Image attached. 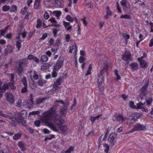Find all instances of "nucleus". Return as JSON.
<instances>
[{"mask_svg":"<svg viewBox=\"0 0 153 153\" xmlns=\"http://www.w3.org/2000/svg\"><path fill=\"white\" fill-rule=\"evenodd\" d=\"M57 107L56 105H54L45 112L42 119L53 131L58 132L59 128L61 131L65 132L68 130V128L66 126L62 125L64 120L59 117V114L56 110Z\"/></svg>","mask_w":153,"mask_h":153,"instance_id":"obj_1","label":"nucleus"},{"mask_svg":"<svg viewBox=\"0 0 153 153\" xmlns=\"http://www.w3.org/2000/svg\"><path fill=\"white\" fill-rule=\"evenodd\" d=\"M146 128V127L140 123L136 124L133 129L129 132L132 133L135 131H141L145 130Z\"/></svg>","mask_w":153,"mask_h":153,"instance_id":"obj_2","label":"nucleus"},{"mask_svg":"<svg viewBox=\"0 0 153 153\" xmlns=\"http://www.w3.org/2000/svg\"><path fill=\"white\" fill-rule=\"evenodd\" d=\"M121 5L123 7V10L127 12L128 9L130 8V5L127 0H122L120 2Z\"/></svg>","mask_w":153,"mask_h":153,"instance_id":"obj_3","label":"nucleus"},{"mask_svg":"<svg viewBox=\"0 0 153 153\" xmlns=\"http://www.w3.org/2000/svg\"><path fill=\"white\" fill-rule=\"evenodd\" d=\"M122 59L126 61L127 63L128 64L129 62L131 61L130 52L128 51H126L124 54L123 56Z\"/></svg>","mask_w":153,"mask_h":153,"instance_id":"obj_4","label":"nucleus"},{"mask_svg":"<svg viewBox=\"0 0 153 153\" xmlns=\"http://www.w3.org/2000/svg\"><path fill=\"white\" fill-rule=\"evenodd\" d=\"M2 84V82L0 81V97L2 96V93L5 92L6 90L9 88L8 83H5L2 86H1Z\"/></svg>","mask_w":153,"mask_h":153,"instance_id":"obj_5","label":"nucleus"},{"mask_svg":"<svg viewBox=\"0 0 153 153\" xmlns=\"http://www.w3.org/2000/svg\"><path fill=\"white\" fill-rule=\"evenodd\" d=\"M5 96L7 101L11 104H13L14 103V99L11 93L7 92L5 93Z\"/></svg>","mask_w":153,"mask_h":153,"instance_id":"obj_6","label":"nucleus"},{"mask_svg":"<svg viewBox=\"0 0 153 153\" xmlns=\"http://www.w3.org/2000/svg\"><path fill=\"white\" fill-rule=\"evenodd\" d=\"M149 84V81H147L146 82H145V83L144 85L139 90L140 93L141 95H142L144 96H145L146 95L147 93V89L148 88V86Z\"/></svg>","mask_w":153,"mask_h":153,"instance_id":"obj_7","label":"nucleus"},{"mask_svg":"<svg viewBox=\"0 0 153 153\" xmlns=\"http://www.w3.org/2000/svg\"><path fill=\"white\" fill-rule=\"evenodd\" d=\"M68 104H67L64 105V106L60 109V115L62 117H65L67 113V110L68 109Z\"/></svg>","mask_w":153,"mask_h":153,"instance_id":"obj_8","label":"nucleus"},{"mask_svg":"<svg viewBox=\"0 0 153 153\" xmlns=\"http://www.w3.org/2000/svg\"><path fill=\"white\" fill-rule=\"evenodd\" d=\"M14 51L13 48L11 45H8L4 50V55L7 56L8 54L12 53Z\"/></svg>","mask_w":153,"mask_h":153,"instance_id":"obj_9","label":"nucleus"},{"mask_svg":"<svg viewBox=\"0 0 153 153\" xmlns=\"http://www.w3.org/2000/svg\"><path fill=\"white\" fill-rule=\"evenodd\" d=\"M109 67V63L107 62H104L103 68L101 70L100 72L98 74H100L101 75H103L105 72H107Z\"/></svg>","mask_w":153,"mask_h":153,"instance_id":"obj_10","label":"nucleus"},{"mask_svg":"<svg viewBox=\"0 0 153 153\" xmlns=\"http://www.w3.org/2000/svg\"><path fill=\"white\" fill-rule=\"evenodd\" d=\"M63 64V61L59 59H58L57 61L56 64L54 65V68L56 70H58L62 67Z\"/></svg>","mask_w":153,"mask_h":153,"instance_id":"obj_11","label":"nucleus"},{"mask_svg":"<svg viewBox=\"0 0 153 153\" xmlns=\"http://www.w3.org/2000/svg\"><path fill=\"white\" fill-rule=\"evenodd\" d=\"M145 103H139L137 104V108L141 109L143 111L146 112L148 111V109L146 108V107L144 106Z\"/></svg>","mask_w":153,"mask_h":153,"instance_id":"obj_12","label":"nucleus"},{"mask_svg":"<svg viewBox=\"0 0 153 153\" xmlns=\"http://www.w3.org/2000/svg\"><path fill=\"white\" fill-rule=\"evenodd\" d=\"M115 134L114 133L111 134L108 137V141L111 143L112 145H114V144L115 142L114 137Z\"/></svg>","mask_w":153,"mask_h":153,"instance_id":"obj_13","label":"nucleus"},{"mask_svg":"<svg viewBox=\"0 0 153 153\" xmlns=\"http://www.w3.org/2000/svg\"><path fill=\"white\" fill-rule=\"evenodd\" d=\"M70 48L69 52L71 53H72L74 49H75V55H76L77 50V47L76 45V44L75 43H74L73 45H72L70 46Z\"/></svg>","mask_w":153,"mask_h":153,"instance_id":"obj_14","label":"nucleus"},{"mask_svg":"<svg viewBox=\"0 0 153 153\" xmlns=\"http://www.w3.org/2000/svg\"><path fill=\"white\" fill-rule=\"evenodd\" d=\"M28 58H25L21 60L19 62V64L23 67L28 64Z\"/></svg>","mask_w":153,"mask_h":153,"instance_id":"obj_15","label":"nucleus"},{"mask_svg":"<svg viewBox=\"0 0 153 153\" xmlns=\"http://www.w3.org/2000/svg\"><path fill=\"white\" fill-rule=\"evenodd\" d=\"M27 112L25 110H23L19 112V115L21 116V120L22 119H25L27 117Z\"/></svg>","mask_w":153,"mask_h":153,"instance_id":"obj_16","label":"nucleus"},{"mask_svg":"<svg viewBox=\"0 0 153 153\" xmlns=\"http://www.w3.org/2000/svg\"><path fill=\"white\" fill-rule=\"evenodd\" d=\"M27 105L26 107L28 108H30L33 106L34 103L33 101L32 100H28L26 102Z\"/></svg>","mask_w":153,"mask_h":153,"instance_id":"obj_17","label":"nucleus"},{"mask_svg":"<svg viewBox=\"0 0 153 153\" xmlns=\"http://www.w3.org/2000/svg\"><path fill=\"white\" fill-rule=\"evenodd\" d=\"M114 117L116 119L115 120L117 121H122L123 122L125 120L124 118L122 115H114Z\"/></svg>","mask_w":153,"mask_h":153,"instance_id":"obj_18","label":"nucleus"},{"mask_svg":"<svg viewBox=\"0 0 153 153\" xmlns=\"http://www.w3.org/2000/svg\"><path fill=\"white\" fill-rule=\"evenodd\" d=\"M63 22L65 27L66 28V30H71L72 29V26L71 25L70 23L65 21H63Z\"/></svg>","mask_w":153,"mask_h":153,"instance_id":"obj_19","label":"nucleus"},{"mask_svg":"<svg viewBox=\"0 0 153 153\" xmlns=\"http://www.w3.org/2000/svg\"><path fill=\"white\" fill-rule=\"evenodd\" d=\"M97 83H103L104 81V78L103 75H100V74H98Z\"/></svg>","mask_w":153,"mask_h":153,"instance_id":"obj_20","label":"nucleus"},{"mask_svg":"<svg viewBox=\"0 0 153 153\" xmlns=\"http://www.w3.org/2000/svg\"><path fill=\"white\" fill-rule=\"evenodd\" d=\"M106 9V14L104 16V18L105 19H107L109 16H111L112 13L111 11L109 10L108 6H107Z\"/></svg>","mask_w":153,"mask_h":153,"instance_id":"obj_21","label":"nucleus"},{"mask_svg":"<svg viewBox=\"0 0 153 153\" xmlns=\"http://www.w3.org/2000/svg\"><path fill=\"white\" fill-rule=\"evenodd\" d=\"M0 115H1L4 117L8 118L12 120H13L14 119V117L11 115L10 114H4L2 112H0Z\"/></svg>","mask_w":153,"mask_h":153,"instance_id":"obj_22","label":"nucleus"},{"mask_svg":"<svg viewBox=\"0 0 153 153\" xmlns=\"http://www.w3.org/2000/svg\"><path fill=\"white\" fill-rule=\"evenodd\" d=\"M27 58L30 60H33L37 63H38L39 62V59L32 55H29Z\"/></svg>","mask_w":153,"mask_h":153,"instance_id":"obj_23","label":"nucleus"},{"mask_svg":"<svg viewBox=\"0 0 153 153\" xmlns=\"http://www.w3.org/2000/svg\"><path fill=\"white\" fill-rule=\"evenodd\" d=\"M146 102L148 107L151 105L153 99L152 97H150L146 99Z\"/></svg>","mask_w":153,"mask_h":153,"instance_id":"obj_24","label":"nucleus"},{"mask_svg":"<svg viewBox=\"0 0 153 153\" xmlns=\"http://www.w3.org/2000/svg\"><path fill=\"white\" fill-rule=\"evenodd\" d=\"M23 66L19 64V65L16 70V72L19 75H20L23 72Z\"/></svg>","mask_w":153,"mask_h":153,"instance_id":"obj_25","label":"nucleus"},{"mask_svg":"<svg viewBox=\"0 0 153 153\" xmlns=\"http://www.w3.org/2000/svg\"><path fill=\"white\" fill-rule=\"evenodd\" d=\"M18 146L21 148L22 151H24L26 150L25 147V145L23 142H19L18 143Z\"/></svg>","mask_w":153,"mask_h":153,"instance_id":"obj_26","label":"nucleus"},{"mask_svg":"<svg viewBox=\"0 0 153 153\" xmlns=\"http://www.w3.org/2000/svg\"><path fill=\"white\" fill-rule=\"evenodd\" d=\"M130 66L133 70H135L138 68V65L137 63H132L131 64Z\"/></svg>","mask_w":153,"mask_h":153,"instance_id":"obj_27","label":"nucleus"},{"mask_svg":"<svg viewBox=\"0 0 153 153\" xmlns=\"http://www.w3.org/2000/svg\"><path fill=\"white\" fill-rule=\"evenodd\" d=\"M48 58L46 55H42L41 58V61L43 64L46 63L48 61Z\"/></svg>","mask_w":153,"mask_h":153,"instance_id":"obj_28","label":"nucleus"},{"mask_svg":"<svg viewBox=\"0 0 153 153\" xmlns=\"http://www.w3.org/2000/svg\"><path fill=\"white\" fill-rule=\"evenodd\" d=\"M140 64L141 67L142 68H146L148 66L147 63L144 60L142 61L141 63H140Z\"/></svg>","mask_w":153,"mask_h":153,"instance_id":"obj_29","label":"nucleus"},{"mask_svg":"<svg viewBox=\"0 0 153 153\" xmlns=\"http://www.w3.org/2000/svg\"><path fill=\"white\" fill-rule=\"evenodd\" d=\"M21 42L22 41L20 40H17L16 42V45L18 48V51L20 50V49L21 47Z\"/></svg>","mask_w":153,"mask_h":153,"instance_id":"obj_30","label":"nucleus"},{"mask_svg":"<svg viewBox=\"0 0 153 153\" xmlns=\"http://www.w3.org/2000/svg\"><path fill=\"white\" fill-rule=\"evenodd\" d=\"M21 135L22 134L21 133H18L13 137V138L14 140H16L21 137Z\"/></svg>","mask_w":153,"mask_h":153,"instance_id":"obj_31","label":"nucleus"},{"mask_svg":"<svg viewBox=\"0 0 153 153\" xmlns=\"http://www.w3.org/2000/svg\"><path fill=\"white\" fill-rule=\"evenodd\" d=\"M62 80L63 78L62 77H60V78H58L55 82H56V83L59 85L62 82Z\"/></svg>","mask_w":153,"mask_h":153,"instance_id":"obj_32","label":"nucleus"},{"mask_svg":"<svg viewBox=\"0 0 153 153\" xmlns=\"http://www.w3.org/2000/svg\"><path fill=\"white\" fill-rule=\"evenodd\" d=\"M10 8V7L9 6L5 5L2 7V10L4 12H6L8 11Z\"/></svg>","mask_w":153,"mask_h":153,"instance_id":"obj_33","label":"nucleus"},{"mask_svg":"<svg viewBox=\"0 0 153 153\" xmlns=\"http://www.w3.org/2000/svg\"><path fill=\"white\" fill-rule=\"evenodd\" d=\"M22 81L24 86H27V80L26 77H23Z\"/></svg>","mask_w":153,"mask_h":153,"instance_id":"obj_34","label":"nucleus"},{"mask_svg":"<svg viewBox=\"0 0 153 153\" xmlns=\"http://www.w3.org/2000/svg\"><path fill=\"white\" fill-rule=\"evenodd\" d=\"M103 83H98V86L99 88L100 91L101 92L104 89V87L102 85V84Z\"/></svg>","mask_w":153,"mask_h":153,"instance_id":"obj_35","label":"nucleus"},{"mask_svg":"<svg viewBox=\"0 0 153 153\" xmlns=\"http://www.w3.org/2000/svg\"><path fill=\"white\" fill-rule=\"evenodd\" d=\"M46 98H40L36 100V102L38 104H40L45 100Z\"/></svg>","mask_w":153,"mask_h":153,"instance_id":"obj_36","label":"nucleus"},{"mask_svg":"<svg viewBox=\"0 0 153 153\" xmlns=\"http://www.w3.org/2000/svg\"><path fill=\"white\" fill-rule=\"evenodd\" d=\"M42 25V22L40 19H38L37 20V24L36 25V27L38 28H39Z\"/></svg>","mask_w":153,"mask_h":153,"instance_id":"obj_37","label":"nucleus"},{"mask_svg":"<svg viewBox=\"0 0 153 153\" xmlns=\"http://www.w3.org/2000/svg\"><path fill=\"white\" fill-rule=\"evenodd\" d=\"M53 13L55 14V16L57 17H59L61 14V12L59 11H53Z\"/></svg>","mask_w":153,"mask_h":153,"instance_id":"obj_38","label":"nucleus"},{"mask_svg":"<svg viewBox=\"0 0 153 153\" xmlns=\"http://www.w3.org/2000/svg\"><path fill=\"white\" fill-rule=\"evenodd\" d=\"M56 70L53 68V71L52 73V76L53 78L56 77L57 76V73L56 71Z\"/></svg>","mask_w":153,"mask_h":153,"instance_id":"obj_39","label":"nucleus"},{"mask_svg":"<svg viewBox=\"0 0 153 153\" xmlns=\"http://www.w3.org/2000/svg\"><path fill=\"white\" fill-rule=\"evenodd\" d=\"M8 84L9 87H10L13 90L16 88V87L14 85V83L13 82H11L8 83Z\"/></svg>","mask_w":153,"mask_h":153,"instance_id":"obj_40","label":"nucleus"},{"mask_svg":"<svg viewBox=\"0 0 153 153\" xmlns=\"http://www.w3.org/2000/svg\"><path fill=\"white\" fill-rule=\"evenodd\" d=\"M114 74L117 77V80L120 79L121 78L120 76L119 75L118 71L117 70H115L114 71Z\"/></svg>","mask_w":153,"mask_h":153,"instance_id":"obj_41","label":"nucleus"},{"mask_svg":"<svg viewBox=\"0 0 153 153\" xmlns=\"http://www.w3.org/2000/svg\"><path fill=\"white\" fill-rule=\"evenodd\" d=\"M66 19L68 21L71 22H73L74 20V19L71 17L69 15L67 16Z\"/></svg>","mask_w":153,"mask_h":153,"instance_id":"obj_42","label":"nucleus"},{"mask_svg":"<svg viewBox=\"0 0 153 153\" xmlns=\"http://www.w3.org/2000/svg\"><path fill=\"white\" fill-rule=\"evenodd\" d=\"M59 85L56 83V82H55L53 85L54 88L53 89V90L54 91H56L58 89V87Z\"/></svg>","mask_w":153,"mask_h":153,"instance_id":"obj_43","label":"nucleus"},{"mask_svg":"<svg viewBox=\"0 0 153 153\" xmlns=\"http://www.w3.org/2000/svg\"><path fill=\"white\" fill-rule=\"evenodd\" d=\"M121 18H125L127 19H131V17L129 15H122L120 16Z\"/></svg>","mask_w":153,"mask_h":153,"instance_id":"obj_44","label":"nucleus"},{"mask_svg":"<svg viewBox=\"0 0 153 153\" xmlns=\"http://www.w3.org/2000/svg\"><path fill=\"white\" fill-rule=\"evenodd\" d=\"M33 77L34 79L36 80L38 79V76L36 72L34 71H33Z\"/></svg>","mask_w":153,"mask_h":153,"instance_id":"obj_45","label":"nucleus"},{"mask_svg":"<svg viewBox=\"0 0 153 153\" xmlns=\"http://www.w3.org/2000/svg\"><path fill=\"white\" fill-rule=\"evenodd\" d=\"M39 3L36 2H35L34 4V8L35 9H39Z\"/></svg>","mask_w":153,"mask_h":153,"instance_id":"obj_46","label":"nucleus"},{"mask_svg":"<svg viewBox=\"0 0 153 153\" xmlns=\"http://www.w3.org/2000/svg\"><path fill=\"white\" fill-rule=\"evenodd\" d=\"M129 106L132 108H135V106L134 105V102L132 101L130 102Z\"/></svg>","mask_w":153,"mask_h":153,"instance_id":"obj_47","label":"nucleus"},{"mask_svg":"<svg viewBox=\"0 0 153 153\" xmlns=\"http://www.w3.org/2000/svg\"><path fill=\"white\" fill-rule=\"evenodd\" d=\"M17 9V7L16 6L14 5L12 6L10 9V12H15L16 11Z\"/></svg>","mask_w":153,"mask_h":153,"instance_id":"obj_48","label":"nucleus"},{"mask_svg":"<svg viewBox=\"0 0 153 153\" xmlns=\"http://www.w3.org/2000/svg\"><path fill=\"white\" fill-rule=\"evenodd\" d=\"M27 91V86H24V87L22 88L21 92L22 93H24Z\"/></svg>","mask_w":153,"mask_h":153,"instance_id":"obj_49","label":"nucleus"},{"mask_svg":"<svg viewBox=\"0 0 153 153\" xmlns=\"http://www.w3.org/2000/svg\"><path fill=\"white\" fill-rule=\"evenodd\" d=\"M74 148L72 146L68 150H67L65 153H70L71 152L73 151Z\"/></svg>","mask_w":153,"mask_h":153,"instance_id":"obj_50","label":"nucleus"},{"mask_svg":"<svg viewBox=\"0 0 153 153\" xmlns=\"http://www.w3.org/2000/svg\"><path fill=\"white\" fill-rule=\"evenodd\" d=\"M124 38L126 40H127V39H129L130 36L129 35L126 34H122Z\"/></svg>","mask_w":153,"mask_h":153,"instance_id":"obj_51","label":"nucleus"},{"mask_svg":"<svg viewBox=\"0 0 153 153\" xmlns=\"http://www.w3.org/2000/svg\"><path fill=\"white\" fill-rule=\"evenodd\" d=\"M22 101L21 100H19L16 103V106L17 107H20L22 104Z\"/></svg>","mask_w":153,"mask_h":153,"instance_id":"obj_52","label":"nucleus"},{"mask_svg":"<svg viewBox=\"0 0 153 153\" xmlns=\"http://www.w3.org/2000/svg\"><path fill=\"white\" fill-rule=\"evenodd\" d=\"M44 17L46 19H47L49 17V15L48 12H46L44 14Z\"/></svg>","mask_w":153,"mask_h":153,"instance_id":"obj_53","label":"nucleus"},{"mask_svg":"<svg viewBox=\"0 0 153 153\" xmlns=\"http://www.w3.org/2000/svg\"><path fill=\"white\" fill-rule=\"evenodd\" d=\"M47 36V33H45L42 35V37L40 38L41 40H43Z\"/></svg>","mask_w":153,"mask_h":153,"instance_id":"obj_54","label":"nucleus"},{"mask_svg":"<svg viewBox=\"0 0 153 153\" xmlns=\"http://www.w3.org/2000/svg\"><path fill=\"white\" fill-rule=\"evenodd\" d=\"M85 59L83 56H80L79 58V62L80 63H82L85 60Z\"/></svg>","mask_w":153,"mask_h":153,"instance_id":"obj_55","label":"nucleus"},{"mask_svg":"<svg viewBox=\"0 0 153 153\" xmlns=\"http://www.w3.org/2000/svg\"><path fill=\"white\" fill-rule=\"evenodd\" d=\"M12 34L11 33H9V34H7L6 36H4V37L8 39H10L12 37Z\"/></svg>","mask_w":153,"mask_h":153,"instance_id":"obj_56","label":"nucleus"},{"mask_svg":"<svg viewBox=\"0 0 153 153\" xmlns=\"http://www.w3.org/2000/svg\"><path fill=\"white\" fill-rule=\"evenodd\" d=\"M137 3L140 6H142L143 5H145V4L143 2H141L140 1L138 0L135 3V4Z\"/></svg>","mask_w":153,"mask_h":153,"instance_id":"obj_57","label":"nucleus"},{"mask_svg":"<svg viewBox=\"0 0 153 153\" xmlns=\"http://www.w3.org/2000/svg\"><path fill=\"white\" fill-rule=\"evenodd\" d=\"M55 103H56L57 102H60L62 104H63L64 105L67 104L65 103V102L62 100H56L55 102Z\"/></svg>","mask_w":153,"mask_h":153,"instance_id":"obj_58","label":"nucleus"},{"mask_svg":"<svg viewBox=\"0 0 153 153\" xmlns=\"http://www.w3.org/2000/svg\"><path fill=\"white\" fill-rule=\"evenodd\" d=\"M86 6L90 8H92L93 7V5L91 3H86Z\"/></svg>","mask_w":153,"mask_h":153,"instance_id":"obj_59","label":"nucleus"},{"mask_svg":"<svg viewBox=\"0 0 153 153\" xmlns=\"http://www.w3.org/2000/svg\"><path fill=\"white\" fill-rule=\"evenodd\" d=\"M38 84L39 85L42 86L43 85V81L41 79H39L38 81Z\"/></svg>","mask_w":153,"mask_h":153,"instance_id":"obj_60","label":"nucleus"},{"mask_svg":"<svg viewBox=\"0 0 153 153\" xmlns=\"http://www.w3.org/2000/svg\"><path fill=\"white\" fill-rule=\"evenodd\" d=\"M0 32H1V35L2 36H5L4 35V34L5 33H6V31L5 30H4L3 29H1L0 30Z\"/></svg>","mask_w":153,"mask_h":153,"instance_id":"obj_61","label":"nucleus"},{"mask_svg":"<svg viewBox=\"0 0 153 153\" xmlns=\"http://www.w3.org/2000/svg\"><path fill=\"white\" fill-rule=\"evenodd\" d=\"M40 123V121L39 120H36L34 122L35 125L37 127L39 126Z\"/></svg>","mask_w":153,"mask_h":153,"instance_id":"obj_62","label":"nucleus"},{"mask_svg":"<svg viewBox=\"0 0 153 153\" xmlns=\"http://www.w3.org/2000/svg\"><path fill=\"white\" fill-rule=\"evenodd\" d=\"M70 39V36L69 34H67L66 35V40L67 42H69Z\"/></svg>","mask_w":153,"mask_h":153,"instance_id":"obj_63","label":"nucleus"},{"mask_svg":"<svg viewBox=\"0 0 153 153\" xmlns=\"http://www.w3.org/2000/svg\"><path fill=\"white\" fill-rule=\"evenodd\" d=\"M31 15V13L30 12H28L27 14L26 15L25 19H28L29 18V16Z\"/></svg>","mask_w":153,"mask_h":153,"instance_id":"obj_64","label":"nucleus"}]
</instances>
